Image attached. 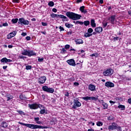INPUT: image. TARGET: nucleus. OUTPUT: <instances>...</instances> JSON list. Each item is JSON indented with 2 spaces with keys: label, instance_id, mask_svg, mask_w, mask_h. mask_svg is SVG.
Masks as SVG:
<instances>
[{
  "label": "nucleus",
  "instance_id": "f257e3e1",
  "mask_svg": "<svg viewBox=\"0 0 131 131\" xmlns=\"http://www.w3.org/2000/svg\"><path fill=\"white\" fill-rule=\"evenodd\" d=\"M18 123L19 124H21V125H25V126H27V127H29V128H31L32 129H36V128H45L44 126L33 124H26L21 122H19Z\"/></svg>",
  "mask_w": 131,
  "mask_h": 131
},
{
  "label": "nucleus",
  "instance_id": "f03ea898",
  "mask_svg": "<svg viewBox=\"0 0 131 131\" xmlns=\"http://www.w3.org/2000/svg\"><path fill=\"white\" fill-rule=\"evenodd\" d=\"M66 15L70 19L74 20H79L81 18V15L73 12H68L66 13Z\"/></svg>",
  "mask_w": 131,
  "mask_h": 131
},
{
  "label": "nucleus",
  "instance_id": "7ed1b4c3",
  "mask_svg": "<svg viewBox=\"0 0 131 131\" xmlns=\"http://www.w3.org/2000/svg\"><path fill=\"white\" fill-rule=\"evenodd\" d=\"M51 17H52V18H58V17H59V18L63 19L62 21L63 22H65V21L67 22L69 21L68 18L64 16L63 15H59V14H56L55 13H52L51 14Z\"/></svg>",
  "mask_w": 131,
  "mask_h": 131
},
{
  "label": "nucleus",
  "instance_id": "20e7f679",
  "mask_svg": "<svg viewBox=\"0 0 131 131\" xmlns=\"http://www.w3.org/2000/svg\"><path fill=\"white\" fill-rule=\"evenodd\" d=\"M109 130H114L116 129L117 130H121V127L118 126L117 124H116L115 122L112 123V125L108 126Z\"/></svg>",
  "mask_w": 131,
  "mask_h": 131
},
{
  "label": "nucleus",
  "instance_id": "39448f33",
  "mask_svg": "<svg viewBox=\"0 0 131 131\" xmlns=\"http://www.w3.org/2000/svg\"><path fill=\"white\" fill-rule=\"evenodd\" d=\"M81 106V103L79 102L78 99L74 100V105L72 106L73 109H76L77 107H80Z\"/></svg>",
  "mask_w": 131,
  "mask_h": 131
},
{
  "label": "nucleus",
  "instance_id": "423d86ee",
  "mask_svg": "<svg viewBox=\"0 0 131 131\" xmlns=\"http://www.w3.org/2000/svg\"><path fill=\"white\" fill-rule=\"evenodd\" d=\"M42 90L44 92H47V93H50L51 94H53L55 90L53 88H49L48 86H43L42 88Z\"/></svg>",
  "mask_w": 131,
  "mask_h": 131
},
{
  "label": "nucleus",
  "instance_id": "0eeeda50",
  "mask_svg": "<svg viewBox=\"0 0 131 131\" xmlns=\"http://www.w3.org/2000/svg\"><path fill=\"white\" fill-rule=\"evenodd\" d=\"M103 74L104 76H110V75H112V74H113V70L111 69H107L103 72Z\"/></svg>",
  "mask_w": 131,
  "mask_h": 131
},
{
  "label": "nucleus",
  "instance_id": "6e6552de",
  "mask_svg": "<svg viewBox=\"0 0 131 131\" xmlns=\"http://www.w3.org/2000/svg\"><path fill=\"white\" fill-rule=\"evenodd\" d=\"M19 24H23L24 25H29L30 22L27 20H25V19L22 18H19L18 20Z\"/></svg>",
  "mask_w": 131,
  "mask_h": 131
},
{
  "label": "nucleus",
  "instance_id": "1a4fd4ad",
  "mask_svg": "<svg viewBox=\"0 0 131 131\" xmlns=\"http://www.w3.org/2000/svg\"><path fill=\"white\" fill-rule=\"evenodd\" d=\"M98 102L103 106V109H107V108H108V104L104 102V100L98 99Z\"/></svg>",
  "mask_w": 131,
  "mask_h": 131
},
{
  "label": "nucleus",
  "instance_id": "9d476101",
  "mask_svg": "<svg viewBox=\"0 0 131 131\" xmlns=\"http://www.w3.org/2000/svg\"><path fill=\"white\" fill-rule=\"evenodd\" d=\"M67 63L69 64L71 66H76L75 60L73 59H69L67 61Z\"/></svg>",
  "mask_w": 131,
  "mask_h": 131
},
{
  "label": "nucleus",
  "instance_id": "9b49d317",
  "mask_svg": "<svg viewBox=\"0 0 131 131\" xmlns=\"http://www.w3.org/2000/svg\"><path fill=\"white\" fill-rule=\"evenodd\" d=\"M46 80H47V77H46V76H43V77H41L39 79V83H40V84H43V83H45L46 82Z\"/></svg>",
  "mask_w": 131,
  "mask_h": 131
},
{
  "label": "nucleus",
  "instance_id": "f8f14e48",
  "mask_svg": "<svg viewBox=\"0 0 131 131\" xmlns=\"http://www.w3.org/2000/svg\"><path fill=\"white\" fill-rule=\"evenodd\" d=\"M17 34V31H15L11 33H10L9 34L7 35V38L8 39H10V38H12V37H14Z\"/></svg>",
  "mask_w": 131,
  "mask_h": 131
},
{
  "label": "nucleus",
  "instance_id": "ddd939ff",
  "mask_svg": "<svg viewBox=\"0 0 131 131\" xmlns=\"http://www.w3.org/2000/svg\"><path fill=\"white\" fill-rule=\"evenodd\" d=\"M29 107L30 109L35 110L38 108V104L36 103H33L32 104H29Z\"/></svg>",
  "mask_w": 131,
  "mask_h": 131
},
{
  "label": "nucleus",
  "instance_id": "4468645a",
  "mask_svg": "<svg viewBox=\"0 0 131 131\" xmlns=\"http://www.w3.org/2000/svg\"><path fill=\"white\" fill-rule=\"evenodd\" d=\"M108 20H110L111 24H115V15H112L108 18Z\"/></svg>",
  "mask_w": 131,
  "mask_h": 131
},
{
  "label": "nucleus",
  "instance_id": "2eb2a0df",
  "mask_svg": "<svg viewBox=\"0 0 131 131\" xmlns=\"http://www.w3.org/2000/svg\"><path fill=\"white\" fill-rule=\"evenodd\" d=\"M105 86H107V88H114V83L110 81H107L105 82Z\"/></svg>",
  "mask_w": 131,
  "mask_h": 131
},
{
  "label": "nucleus",
  "instance_id": "dca6fc26",
  "mask_svg": "<svg viewBox=\"0 0 131 131\" xmlns=\"http://www.w3.org/2000/svg\"><path fill=\"white\" fill-rule=\"evenodd\" d=\"M2 63H10V62H12L11 59H8L7 57H4L1 59Z\"/></svg>",
  "mask_w": 131,
  "mask_h": 131
},
{
  "label": "nucleus",
  "instance_id": "f3484780",
  "mask_svg": "<svg viewBox=\"0 0 131 131\" xmlns=\"http://www.w3.org/2000/svg\"><path fill=\"white\" fill-rule=\"evenodd\" d=\"M95 31H96V32L100 33L102 32V31H103V28H102L101 27H97L95 29Z\"/></svg>",
  "mask_w": 131,
  "mask_h": 131
},
{
  "label": "nucleus",
  "instance_id": "a211bd4d",
  "mask_svg": "<svg viewBox=\"0 0 131 131\" xmlns=\"http://www.w3.org/2000/svg\"><path fill=\"white\" fill-rule=\"evenodd\" d=\"M75 41L76 45H80L83 43V40H82L81 39H76Z\"/></svg>",
  "mask_w": 131,
  "mask_h": 131
},
{
  "label": "nucleus",
  "instance_id": "6ab92c4d",
  "mask_svg": "<svg viewBox=\"0 0 131 131\" xmlns=\"http://www.w3.org/2000/svg\"><path fill=\"white\" fill-rule=\"evenodd\" d=\"M48 114V110H47V108H43L42 110H41L40 111V114Z\"/></svg>",
  "mask_w": 131,
  "mask_h": 131
},
{
  "label": "nucleus",
  "instance_id": "aec40b11",
  "mask_svg": "<svg viewBox=\"0 0 131 131\" xmlns=\"http://www.w3.org/2000/svg\"><path fill=\"white\" fill-rule=\"evenodd\" d=\"M89 89L90 91L93 92V91H95V90H96V86L93 84H90L89 86Z\"/></svg>",
  "mask_w": 131,
  "mask_h": 131
},
{
  "label": "nucleus",
  "instance_id": "412c9836",
  "mask_svg": "<svg viewBox=\"0 0 131 131\" xmlns=\"http://www.w3.org/2000/svg\"><path fill=\"white\" fill-rule=\"evenodd\" d=\"M85 7L84 6H82L81 7H80L79 10L80 11V12H81L82 13H84V14H85L86 13H88V11H86V10L84 9Z\"/></svg>",
  "mask_w": 131,
  "mask_h": 131
},
{
  "label": "nucleus",
  "instance_id": "4be33fe9",
  "mask_svg": "<svg viewBox=\"0 0 131 131\" xmlns=\"http://www.w3.org/2000/svg\"><path fill=\"white\" fill-rule=\"evenodd\" d=\"M29 57H31V56H36V53L33 52V51L29 50Z\"/></svg>",
  "mask_w": 131,
  "mask_h": 131
},
{
  "label": "nucleus",
  "instance_id": "5701e85b",
  "mask_svg": "<svg viewBox=\"0 0 131 131\" xmlns=\"http://www.w3.org/2000/svg\"><path fill=\"white\" fill-rule=\"evenodd\" d=\"M29 51L27 50H24V51H22L21 54L24 56H29Z\"/></svg>",
  "mask_w": 131,
  "mask_h": 131
},
{
  "label": "nucleus",
  "instance_id": "b1692460",
  "mask_svg": "<svg viewBox=\"0 0 131 131\" xmlns=\"http://www.w3.org/2000/svg\"><path fill=\"white\" fill-rule=\"evenodd\" d=\"M91 25L92 27H96V23H95V19H91Z\"/></svg>",
  "mask_w": 131,
  "mask_h": 131
},
{
  "label": "nucleus",
  "instance_id": "393cba45",
  "mask_svg": "<svg viewBox=\"0 0 131 131\" xmlns=\"http://www.w3.org/2000/svg\"><path fill=\"white\" fill-rule=\"evenodd\" d=\"M6 97L8 99L7 101H10V100H12V99H13V96L9 94H7Z\"/></svg>",
  "mask_w": 131,
  "mask_h": 131
},
{
  "label": "nucleus",
  "instance_id": "a878e982",
  "mask_svg": "<svg viewBox=\"0 0 131 131\" xmlns=\"http://www.w3.org/2000/svg\"><path fill=\"white\" fill-rule=\"evenodd\" d=\"M1 126L2 127H7L8 126V123H7L6 122H2Z\"/></svg>",
  "mask_w": 131,
  "mask_h": 131
},
{
  "label": "nucleus",
  "instance_id": "bb28decb",
  "mask_svg": "<svg viewBox=\"0 0 131 131\" xmlns=\"http://www.w3.org/2000/svg\"><path fill=\"white\" fill-rule=\"evenodd\" d=\"M118 108L121 109V110H125V106L123 105H119L118 106Z\"/></svg>",
  "mask_w": 131,
  "mask_h": 131
},
{
  "label": "nucleus",
  "instance_id": "cd10ccee",
  "mask_svg": "<svg viewBox=\"0 0 131 131\" xmlns=\"http://www.w3.org/2000/svg\"><path fill=\"white\" fill-rule=\"evenodd\" d=\"M93 35V34H90L89 33H86L84 34V37H90Z\"/></svg>",
  "mask_w": 131,
  "mask_h": 131
},
{
  "label": "nucleus",
  "instance_id": "c85d7f7f",
  "mask_svg": "<svg viewBox=\"0 0 131 131\" xmlns=\"http://www.w3.org/2000/svg\"><path fill=\"white\" fill-rule=\"evenodd\" d=\"M96 125H97V126H102L103 125V122L101 121H97L96 122Z\"/></svg>",
  "mask_w": 131,
  "mask_h": 131
},
{
  "label": "nucleus",
  "instance_id": "c756f323",
  "mask_svg": "<svg viewBox=\"0 0 131 131\" xmlns=\"http://www.w3.org/2000/svg\"><path fill=\"white\" fill-rule=\"evenodd\" d=\"M83 100H85V101H89V100L90 101L91 100V97L86 96V97H83L82 98Z\"/></svg>",
  "mask_w": 131,
  "mask_h": 131
},
{
  "label": "nucleus",
  "instance_id": "7c9ffc66",
  "mask_svg": "<svg viewBox=\"0 0 131 131\" xmlns=\"http://www.w3.org/2000/svg\"><path fill=\"white\" fill-rule=\"evenodd\" d=\"M98 101V97H90V101Z\"/></svg>",
  "mask_w": 131,
  "mask_h": 131
},
{
  "label": "nucleus",
  "instance_id": "2f4dec72",
  "mask_svg": "<svg viewBox=\"0 0 131 131\" xmlns=\"http://www.w3.org/2000/svg\"><path fill=\"white\" fill-rule=\"evenodd\" d=\"M84 25H85V26H88L89 25H90V21L89 20H85L83 23Z\"/></svg>",
  "mask_w": 131,
  "mask_h": 131
},
{
  "label": "nucleus",
  "instance_id": "473e14b6",
  "mask_svg": "<svg viewBox=\"0 0 131 131\" xmlns=\"http://www.w3.org/2000/svg\"><path fill=\"white\" fill-rule=\"evenodd\" d=\"M65 26H66L67 28H71V27H72V25L71 24L66 23Z\"/></svg>",
  "mask_w": 131,
  "mask_h": 131
},
{
  "label": "nucleus",
  "instance_id": "72a5a7b5",
  "mask_svg": "<svg viewBox=\"0 0 131 131\" xmlns=\"http://www.w3.org/2000/svg\"><path fill=\"white\" fill-rule=\"evenodd\" d=\"M38 108H40V110H42V109L46 108V107H44V106L41 104H38Z\"/></svg>",
  "mask_w": 131,
  "mask_h": 131
},
{
  "label": "nucleus",
  "instance_id": "f704fd0d",
  "mask_svg": "<svg viewBox=\"0 0 131 131\" xmlns=\"http://www.w3.org/2000/svg\"><path fill=\"white\" fill-rule=\"evenodd\" d=\"M20 115H25V113L22 111H16Z\"/></svg>",
  "mask_w": 131,
  "mask_h": 131
},
{
  "label": "nucleus",
  "instance_id": "c9c22d12",
  "mask_svg": "<svg viewBox=\"0 0 131 131\" xmlns=\"http://www.w3.org/2000/svg\"><path fill=\"white\" fill-rule=\"evenodd\" d=\"M11 21L13 24H15V23L18 22V18H13Z\"/></svg>",
  "mask_w": 131,
  "mask_h": 131
},
{
  "label": "nucleus",
  "instance_id": "e433bc0d",
  "mask_svg": "<svg viewBox=\"0 0 131 131\" xmlns=\"http://www.w3.org/2000/svg\"><path fill=\"white\" fill-rule=\"evenodd\" d=\"M48 5L50 7H54V2L53 1H50L49 3H48Z\"/></svg>",
  "mask_w": 131,
  "mask_h": 131
},
{
  "label": "nucleus",
  "instance_id": "4c0bfd02",
  "mask_svg": "<svg viewBox=\"0 0 131 131\" xmlns=\"http://www.w3.org/2000/svg\"><path fill=\"white\" fill-rule=\"evenodd\" d=\"M93 31H94V30H93V29H92L91 28L88 29V33H90V34H92V33L93 32Z\"/></svg>",
  "mask_w": 131,
  "mask_h": 131
},
{
  "label": "nucleus",
  "instance_id": "58836bf2",
  "mask_svg": "<svg viewBox=\"0 0 131 131\" xmlns=\"http://www.w3.org/2000/svg\"><path fill=\"white\" fill-rule=\"evenodd\" d=\"M67 52L66 51V49L65 48H62L61 50V54H66Z\"/></svg>",
  "mask_w": 131,
  "mask_h": 131
},
{
  "label": "nucleus",
  "instance_id": "ea45409f",
  "mask_svg": "<svg viewBox=\"0 0 131 131\" xmlns=\"http://www.w3.org/2000/svg\"><path fill=\"white\" fill-rule=\"evenodd\" d=\"M91 57H95V58L98 57V53H93V54H91Z\"/></svg>",
  "mask_w": 131,
  "mask_h": 131
},
{
  "label": "nucleus",
  "instance_id": "a19ab883",
  "mask_svg": "<svg viewBox=\"0 0 131 131\" xmlns=\"http://www.w3.org/2000/svg\"><path fill=\"white\" fill-rule=\"evenodd\" d=\"M76 24H80V25H83V21H80L79 20H78V21H76Z\"/></svg>",
  "mask_w": 131,
  "mask_h": 131
},
{
  "label": "nucleus",
  "instance_id": "79ce46f5",
  "mask_svg": "<svg viewBox=\"0 0 131 131\" xmlns=\"http://www.w3.org/2000/svg\"><path fill=\"white\" fill-rule=\"evenodd\" d=\"M32 68V67L31 66H26V70H30Z\"/></svg>",
  "mask_w": 131,
  "mask_h": 131
},
{
  "label": "nucleus",
  "instance_id": "37998d69",
  "mask_svg": "<svg viewBox=\"0 0 131 131\" xmlns=\"http://www.w3.org/2000/svg\"><path fill=\"white\" fill-rule=\"evenodd\" d=\"M114 118H113V116H111L107 118L108 120H113Z\"/></svg>",
  "mask_w": 131,
  "mask_h": 131
},
{
  "label": "nucleus",
  "instance_id": "c03bdc74",
  "mask_svg": "<svg viewBox=\"0 0 131 131\" xmlns=\"http://www.w3.org/2000/svg\"><path fill=\"white\" fill-rule=\"evenodd\" d=\"M107 24H108V23H105V22L102 23L103 28H105L107 26Z\"/></svg>",
  "mask_w": 131,
  "mask_h": 131
},
{
  "label": "nucleus",
  "instance_id": "a18cd8bd",
  "mask_svg": "<svg viewBox=\"0 0 131 131\" xmlns=\"http://www.w3.org/2000/svg\"><path fill=\"white\" fill-rule=\"evenodd\" d=\"M59 29L60 31H64L65 30V29H64V28L62 27L61 26L59 27Z\"/></svg>",
  "mask_w": 131,
  "mask_h": 131
},
{
  "label": "nucleus",
  "instance_id": "49530a36",
  "mask_svg": "<svg viewBox=\"0 0 131 131\" xmlns=\"http://www.w3.org/2000/svg\"><path fill=\"white\" fill-rule=\"evenodd\" d=\"M19 59H24L25 58H26V57L23 56V55H20L19 56Z\"/></svg>",
  "mask_w": 131,
  "mask_h": 131
},
{
  "label": "nucleus",
  "instance_id": "de8ad7c7",
  "mask_svg": "<svg viewBox=\"0 0 131 131\" xmlns=\"http://www.w3.org/2000/svg\"><path fill=\"white\" fill-rule=\"evenodd\" d=\"M41 24H42V26H47V25H48V24H47L46 23H44V22H42Z\"/></svg>",
  "mask_w": 131,
  "mask_h": 131
},
{
  "label": "nucleus",
  "instance_id": "09e8293b",
  "mask_svg": "<svg viewBox=\"0 0 131 131\" xmlns=\"http://www.w3.org/2000/svg\"><path fill=\"white\" fill-rule=\"evenodd\" d=\"M26 39H27V40H30V39H31V37H30V36H27L26 37Z\"/></svg>",
  "mask_w": 131,
  "mask_h": 131
},
{
  "label": "nucleus",
  "instance_id": "8fccbe9b",
  "mask_svg": "<svg viewBox=\"0 0 131 131\" xmlns=\"http://www.w3.org/2000/svg\"><path fill=\"white\" fill-rule=\"evenodd\" d=\"M74 85L76 86H78V85H79V83L78 82H74Z\"/></svg>",
  "mask_w": 131,
  "mask_h": 131
},
{
  "label": "nucleus",
  "instance_id": "3c124183",
  "mask_svg": "<svg viewBox=\"0 0 131 131\" xmlns=\"http://www.w3.org/2000/svg\"><path fill=\"white\" fill-rule=\"evenodd\" d=\"M69 48H70V45H67L65 46V49H69Z\"/></svg>",
  "mask_w": 131,
  "mask_h": 131
},
{
  "label": "nucleus",
  "instance_id": "603ef678",
  "mask_svg": "<svg viewBox=\"0 0 131 131\" xmlns=\"http://www.w3.org/2000/svg\"><path fill=\"white\" fill-rule=\"evenodd\" d=\"M38 62H42V61H43V58H38Z\"/></svg>",
  "mask_w": 131,
  "mask_h": 131
},
{
  "label": "nucleus",
  "instance_id": "864d4df0",
  "mask_svg": "<svg viewBox=\"0 0 131 131\" xmlns=\"http://www.w3.org/2000/svg\"><path fill=\"white\" fill-rule=\"evenodd\" d=\"M13 3H20V0H13Z\"/></svg>",
  "mask_w": 131,
  "mask_h": 131
},
{
  "label": "nucleus",
  "instance_id": "5fc2aeb1",
  "mask_svg": "<svg viewBox=\"0 0 131 131\" xmlns=\"http://www.w3.org/2000/svg\"><path fill=\"white\" fill-rule=\"evenodd\" d=\"M64 96H66V97H69V93L68 92H66Z\"/></svg>",
  "mask_w": 131,
  "mask_h": 131
},
{
  "label": "nucleus",
  "instance_id": "6e6d98bb",
  "mask_svg": "<svg viewBox=\"0 0 131 131\" xmlns=\"http://www.w3.org/2000/svg\"><path fill=\"white\" fill-rule=\"evenodd\" d=\"M38 120H39V117L34 118V121H38Z\"/></svg>",
  "mask_w": 131,
  "mask_h": 131
},
{
  "label": "nucleus",
  "instance_id": "4d7b16f0",
  "mask_svg": "<svg viewBox=\"0 0 131 131\" xmlns=\"http://www.w3.org/2000/svg\"><path fill=\"white\" fill-rule=\"evenodd\" d=\"M52 11L54 12V13H57V9L56 8H53L52 9Z\"/></svg>",
  "mask_w": 131,
  "mask_h": 131
},
{
  "label": "nucleus",
  "instance_id": "13d9d810",
  "mask_svg": "<svg viewBox=\"0 0 131 131\" xmlns=\"http://www.w3.org/2000/svg\"><path fill=\"white\" fill-rule=\"evenodd\" d=\"M119 39V37H114V40H118Z\"/></svg>",
  "mask_w": 131,
  "mask_h": 131
},
{
  "label": "nucleus",
  "instance_id": "bf43d9fd",
  "mask_svg": "<svg viewBox=\"0 0 131 131\" xmlns=\"http://www.w3.org/2000/svg\"><path fill=\"white\" fill-rule=\"evenodd\" d=\"M19 98H20V99H21V100H24V97H23V95H20L19 96Z\"/></svg>",
  "mask_w": 131,
  "mask_h": 131
},
{
  "label": "nucleus",
  "instance_id": "052dcab7",
  "mask_svg": "<svg viewBox=\"0 0 131 131\" xmlns=\"http://www.w3.org/2000/svg\"><path fill=\"white\" fill-rule=\"evenodd\" d=\"M82 0H77L76 3L77 4H79V3H81Z\"/></svg>",
  "mask_w": 131,
  "mask_h": 131
},
{
  "label": "nucleus",
  "instance_id": "680f3d73",
  "mask_svg": "<svg viewBox=\"0 0 131 131\" xmlns=\"http://www.w3.org/2000/svg\"><path fill=\"white\" fill-rule=\"evenodd\" d=\"M21 35H22L23 36H26V35H27V34L26 33H23L21 34Z\"/></svg>",
  "mask_w": 131,
  "mask_h": 131
},
{
  "label": "nucleus",
  "instance_id": "e2e57ef3",
  "mask_svg": "<svg viewBox=\"0 0 131 131\" xmlns=\"http://www.w3.org/2000/svg\"><path fill=\"white\" fill-rule=\"evenodd\" d=\"M128 103H129V104H131V98L128 99Z\"/></svg>",
  "mask_w": 131,
  "mask_h": 131
},
{
  "label": "nucleus",
  "instance_id": "0e129e2a",
  "mask_svg": "<svg viewBox=\"0 0 131 131\" xmlns=\"http://www.w3.org/2000/svg\"><path fill=\"white\" fill-rule=\"evenodd\" d=\"M3 26H8V23H6L3 24Z\"/></svg>",
  "mask_w": 131,
  "mask_h": 131
},
{
  "label": "nucleus",
  "instance_id": "69168bd1",
  "mask_svg": "<svg viewBox=\"0 0 131 131\" xmlns=\"http://www.w3.org/2000/svg\"><path fill=\"white\" fill-rule=\"evenodd\" d=\"M100 4H103L104 3V1L103 0H99Z\"/></svg>",
  "mask_w": 131,
  "mask_h": 131
},
{
  "label": "nucleus",
  "instance_id": "338daca9",
  "mask_svg": "<svg viewBox=\"0 0 131 131\" xmlns=\"http://www.w3.org/2000/svg\"><path fill=\"white\" fill-rule=\"evenodd\" d=\"M36 123H37V124H41L42 123H41V122L38 121L36 122Z\"/></svg>",
  "mask_w": 131,
  "mask_h": 131
},
{
  "label": "nucleus",
  "instance_id": "774afa93",
  "mask_svg": "<svg viewBox=\"0 0 131 131\" xmlns=\"http://www.w3.org/2000/svg\"><path fill=\"white\" fill-rule=\"evenodd\" d=\"M88 131H94V129H93L92 128H91V129H89L88 130Z\"/></svg>",
  "mask_w": 131,
  "mask_h": 131
}]
</instances>
